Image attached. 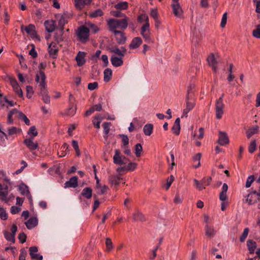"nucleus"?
Instances as JSON below:
<instances>
[{
  "mask_svg": "<svg viewBox=\"0 0 260 260\" xmlns=\"http://www.w3.org/2000/svg\"><path fill=\"white\" fill-rule=\"evenodd\" d=\"M46 75L43 71H40L39 74L36 75V81L39 83L40 94L42 96V100L44 103L49 104L50 101V98L48 95V91L46 89Z\"/></svg>",
  "mask_w": 260,
  "mask_h": 260,
  "instance_id": "nucleus-1",
  "label": "nucleus"
},
{
  "mask_svg": "<svg viewBox=\"0 0 260 260\" xmlns=\"http://www.w3.org/2000/svg\"><path fill=\"white\" fill-rule=\"evenodd\" d=\"M128 18L125 17L121 19H110L108 22L111 31L117 30L116 28L125 29L128 25Z\"/></svg>",
  "mask_w": 260,
  "mask_h": 260,
  "instance_id": "nucleus-2",
  "label": "nucleus"
},
{
  "mask_svg": "<svg viewBox=\"0 0 260 260\" xmlns=\"http://www.w3.org/2000/svg\"><path fill=\"white\" fill-rule=\"evenodd\" d=\"M190 91L188 90L186 96V108L183 110L182 116L187 117V113L191 111L194 107L196 102L194 99L190 95Z\"/></svg>",
  "mask_w": 260,
  "mask_h": 260,
  "instance_id": "nucleus-3",
  "label": "nucleus"
},
{
  "mask_svg": "<svg viewBox=\"0 0 260 260\" xmlns=\"http://www.w3.org/2000/svg\"><path fill=\"white\" fill-rule=\"evenodd\" d=\"M77 35L79 40L82 43H84L88 39L89 29L85 26H81L78 28Z\"/></svg>",
  "mask_w": 260,
  "mask_h": 260,
  "instance_id": "nucleus-4",
  "label": "nucleus"
},
{
  "mask_svg": "<svg viewBox=\"0 0 260 260\" xmlns=\"http://www.w3.org/2000/svg\"><path fill=\"white\" fill-rule=\"evenodd\" d=\"M8 186L6 184H0V200L8 203L10 201L11 197L14 198L12 195L8 196Z\"/></svg>",
  "mask_w": 260,
  "mask_h": 260,
  "instance_id": "nucleus-5",
  "label": "nucleus"
},
{
  "mask_svg": "<svg viewBox=\"0 0 260 260\" xmlns=\"http://www.w3.org/2000/svg\"><path fill=\"white\" fill-rule=\"evenodd\" d=\"M129 159L124 156L121 155L120 151L118 149L115 150V154L113 156V162L118 165H125L128 162Z\"/></svg>",
  "mask_w": 260,
  "mask_h": 260,
  "instance_id": "nucleus-6",
  "label": "nucleus"
},
{
  "mask_svg": "<svg viewBox=\"0 0 260 260\" xmlns=\"http://www.w3.org/2000/svg\"><path fill=\"white\" fill-rule=\"evenodd\" d=\"M225 105L223 101L216 100L215 102V116L217 119L221 118L223 114V109Z\"/></svg>",
  "mask_w": 260,
  "mask_h": 260,
  "instance_id": "nucleus-7",
  "label": "nucleus"
},
{
  "mask_svg": "<svg viewBox=\"0 0 260 260\" xmlns=\"http://www.w3.org/2000/svg\"><path fill=\"white\" fill-rule=\"evenodd\" d=\"M55 18L58 19V27L59 29L63 31L64 25L68 23V13L64 12L63 14L55 15Z\"/></svg>",
  "mask_w": 260,
  "mask_h": 260,
  "instance_id": "nucleus-8",
  "label": "nucleus"
},
{
  "mask_svg": "<svg viewBox=\"0 0 260 260\" xmlns=\"http://www.w3.org/2000/svg\"><path fill=\"white\" fill-rule=\"evenodd\" d=\"M108 50L110 52L117 54L118 56L121 57H123L126 54L127 51L125 47H121L119 49L116 46L109 47Z\"/></svg>",
  "mask_w": 260,
  "mask_h": 260,
  "instance_id": "nucleus-9",
  "label": "nucleus"
},
{
  "mask_svg": "<svg viewBox=\"0 0 260 260\" xmlns=\"http://www.w3.org/2000/svg\"><path fill=\"white\" fill-rule=\"evenodd\" d=\"M115 36L116 40L118 44H124L126 40V37L125 34L119 30H114L112 31Z\"/></svg>",
  "mask_w": 260,
  "mask_h": 260,
  "instance_id": "nucleus-10",
  "label": "nucleus"
},
{
  "mask_svg": "<svg viewBox=\"0 0 260 260\" xmlns=\"http://www.w3.org/2000/svg\"><path fill=\"white\" fill-rule=\"evenodd\" d=\"M48 53L53 59L57 58L58 52V48L54 42H52L48 46Z\"/></svg>",
  "mask_w": 260,
  "mask_h": 260,
  "instance_id": "nucleus-11",
  "label": "nucleus"
},
{
  "mask_svg": "<svg viewBox=\"0 0 260 260\" xmlns=\"http://www.w3.org/2000/svg\"><path fill=\"white\" fill-rule=\"evenodd\" d=\"M34 137H31L29 138L25 139L23 141L24 144L30 151L36 150L38 148V143L34 142Z\"/></svg>",
  "mask_w": 260,
  "mask_h": 260,
  "instance_id": "nucleus-12",
  "label": "nucleus"
},
{
  "mask_svg": "<svg viewBox=\"0 0 260 260\" xmlns=\"http://www.w3.org/2000/svg\"><path fill=\"white\" fill-rule=\"evenodd\" d=\"M29 255L32 259L35 260H42L43 256L40 254L37 253L38 251V249L37 246H32L29 248Z\"/></svg>",
  "mask_w": 260,
  "mask_h": 260,
  "instance_id": "nucleus-13",
  "label": "nucleus"
},
{
  "mask_svg": "<svg viewBox=\"0 0 260 260\" xmlns=\"http://www.w3.org/2000/svg\"><path fill=\"white\" fill-rule=\"evenodd\" d=\"M46 30L48 32H53L56 28V22L52 19L47 20L44 22Z\"/></svg>",
  "mask_w": 260,
  "mask_h": 260,
  "instance_id": "nucleus-14",
  "label": "nucleus"
},
{
  "mask_svg": "<svg viewBox=\"0 0 260 260\" xmlns=\"http://www.w3.org/2000/svg\"><path fill=\"white\" fill-rule=\"evenodd\" d=\"M171 6L175 16L179 18H183V12L180 4L171 5Z\"/></svg>",
  "mask_w": 260,
  "mask_h": 260,
  "instance_id": "nucleus-15",
  "label": "nucleus"
},
{
  "mask_svg": "<svg viewBox=\"0 0 260 260\" xmlns=\"http://www.w3.org/2000/svg\"><path fill=\"white\" fill-rule=\"evenodd\" d=\"M21 30L22 31L24 30L27 34L31 35L33 36H37L36 27L35 25L32 24H29L28 26H26L22 25L21 26Z\"/></svg>",
  "mask_w": 260,
  "mask_h": 260,
  "instance_id": "nucleus-16",
  "label": "nucleus"
},
{
  "mask_svg": "<svg viewBox=\"0 0 260 260\" xmlns=\"http://www.w3.org/2000/svg\"><path fill=\"white\" fill-rule=\"evenodd\" d=\"M207 60L209 65L212 67L213 70L216 72L217 68V64L218 62L217 58L213 54H211L208 56Z\"/></svg>",
  "mask_w": 260,
  "mask_h": 260,
  "instance_id": "nucleus-17",
  "label": "nucleus"
},
{
  "mask_svg": "<svg viewBox=\"0 0 260 260\" xmlns=\"http://www.w3.org/2000/svg\"><path fill=\"white\" fill-rule=\"evenodd\" d=\"M218 142L220 145H224L229 143V138L225 133L219 132Z\"/></svg>",
  "mask_w": 260,
  "mask_h": 260,
  "instance_id": "nucleus-18",
  "label": "nucleus"
},
{
  "mask_svg": "<svg viewBox=\"0 0 260 260\" xmlns=\"http://www.w3.org/2000/svg\"><path fill=\"white\" fill-rule=\"evenodd\" d=\"M85 52L79 51L76 56V60L79 67H81L85 63L86 61L85 59Z\"/></svg>",
  "mask_w": 260,
  "mask_h": 260,
  "instance_id": "nucleus-19",
  "label": "nucleus"
},
{
  "mask_svg": "<svg viewBox=\"0 0 260 260\" xmlns=\"http://www.w3.org/2000/svg\"><path fill=\"white\" fill-rule=\"evenodd\" d=\"M38 224V219L36 217H30L27 221L25 222L26 228L29 229H32L36 227Z\"/></svg>",
  "mask_w": 260,
  "mask_h": 260,
  "instance_id": "nucleus-20",
  "label": "nucleus"
},
{
  "mask_svg": "<svg viewBox=\"0 0 260 260\" xmlns=\"http://www.w3.org/2000/svg\"><path fill=\"white\" fill-rule=\"evenodd\" d=\"M78 186V177L74 176L64 183L65 188H75Z\"/></svg>",
  "mask_w": 260,
  "mask_h": 260,
  "instance_id": "nucleus-21",
  "label": "nucleus"
},
{
  "mask_svg": "<svg viewBox=\"0 0 260 260\" xmlns=\"http://www.w3.org/2000/svg\"><path fill=\"white\" fill-rule=\"evenodd\" d=\"M122 179L119 176L112 175L109 177V182L111 186L116 188L120 183V180Z\"/></svg>",
  "mask_w": 260,
  "mask_h": 260,
  "instance_id": "nucleus-22",
  "label": "nucleus"
},
{
  "mask_svg": "<svg viewBox=\"0 0 260 260\" xmlns=\"http://www.w3.org/2000/svg\"><path fill=\"white\" fill-rule=\"evenodd\" d=\"M142 43V40L140 37H135L134 38L131 44L129 45V47L130 49H134L138 48Z\"/></svg>",
  "mask_w": 260,
  "mask_h": 260,
  "instance_id": "nucleus-23",
  "label": "nucleus"
},
{
  "mask_svg": "<svg viewBox=\"0 0 260 260\" xmlns=\"http://www.w3.org/2000/svg\"><path fill=\"white\" fill-rule=\"evenodd\" d=\"M111 62L114 67H118L121 66L123 63L122 57L112 55L111 58Z\"/></svg>",
  "mask_w": 260,
  "mask_h": 260,
  "instance_id": "nucleus-24",
  "label": "nucleus"
},
{
  "mask_svg": "<svg viewBox=\"0 0 260 260\" xmlns=\"http://www.w3.org/2000/svg\"><path fill=\"white\" fill-rule=\"evenodd\" d=\"M228 190V185L226 183H223L222 191L219 194V199L222 201H225L227 199L226 192Z\"/></svg>",
  "mask_w": 260,
  "mask_h": 260,
  "instance_id": "nucleus-25",
  "label": "nucleus"
},
{
  "mask_svg": "<svg viewBox=\"0 0 260 260\" xmlns=\"http://www.w3.org/2000/svg\"><path fill=\"white\" fill-rule=\"evenodd\" d=\"M92 190L90 187H85L83 190L81 195L87 199H90L92 197Z\"/></svg>",
  "mask_w": 260,
  "mask_h": 260,
  "instance_id": "nucleus-26",
  "label": "nucleus"
},
{
  "mask_svg": "<svg viewBox=\"0 0 260 260\" xmlns=\"http://www.w3.org/2000/svg\"><path fill=\"white\" fill-rule=\"evenodd\" d=\"M259 127L257 125L253 126L246 131V135L248 139H249L252 136L256 134L258 132Z\"/></svg>",
  "mask_w": 260,
  "mask_h": 260,
  "instance_id": "nucleus-27",
  "label": "nucleus"
},
{
  "mask_svg": "<svg viewBox=\"0 0 260 260\" xmlns=\"http://www.w3.org/2000/svg\"><path fill=\"white\" fill-rule=\"evenodd\" d=\"M247 246L249 251V253L252 254L256 247V244L253 240H248L247 241Z\"/></svg>",
  "mask_w": 260,
  "mask_h": 260,
  "instance_id": "nucleus-28",
  "label": "nucleus"
},
{
  "mask_svg": "<svg viewBox=\"0 0 260 260\" xmlns=\"http://www.w3.org/2000/svg\"><path fill=\"white\" fill-rule=\"evenodd\" d=\"M133 219L135 221H144L145 220V218L141 212L137 211L133 213Z\"/></svg>",
  "mask_w": 260,
  "mask_h": 260,
  "instance_id": "nucleus-29",
  "label": "nucleus"
},
{
  "mask_svg": "<svg viewBox=\"0 0 260 260\" xmlns=\"http://www.w3.org/2000/svg\"><path fill=\"white\" fill-rule=\"evenodd\" d=\"M112 72L111 69L107 68L104 72V80L105 82H109L112 77Z\"/></svg>",
  "mask_w": 260,
  "mask_h": 260,
  "instance_id": "nucleus-30",
  "label": "nucleus"
},
{
  "mask_svg": "<svg viewBox=\"0 0 260 260\" xmlns=\"http://www.w3.org/2000/svg\"><path fill=\"white\" fill-rule=\"evenodd\" d=\"M153 125L152 124H146L143 127V132L146 136H150L152 133Z\"/></svg>",
  "mask_w": 260,
  "mask_h": 260,
  "instance_id": "nucleus-31",
  "label": "nucleus"
},
{
  "mask_svg": "<svg viewBox=\"0 0 260 260\" xmlns=\"http://www.w3.org/2000/svg\"><path fill=\"white\" fill-rule=\"evenodd\" d=\"M215 234V231L213 228L210 226L208 224L205 226V235L209 237H212Z\"/></svg>",
  "mask_w": 260,
  "mask_h": 260,
  "instance_id": "nucleus-32",
  "label": "nucleus"
},
{
  "mask_svg": "<svg viewBox=\"0 0 260 260\" xmlns=\"http://www.w3.org/2000/svg\"><path fill=\"white\" fill-rule=\"evenodd\" d=\"M7 132L8 136H12L20 133L21 132V129L15 126H11L7 129Z\"/></svg>",
  "mask_w": 260,
  "mask_h": 260,
  "instance_id": "nucleus-33",
  "label": "nucleus"
},
{
  "mask_svg": "<svg viewBox=\"0 0 260 260\" xmlns=\"http://www.w3.org/2000/svg\"><path fill=\"white\" fill-rule=\"evenodd\" d=\"M69 147V145L67 143H64L62 145V146L60 148V151L58 153L59 156L60 157H63L67 154V152L69 151L68 149Z\"/></svg>",
  "mask_w": 260,
  "mask_h": 260,
  "instance_id": "nucleus-34",
  "label": "nucleus"
},
{
  "mask_svg": "<svg viewBox=\"0 0 260 260\" xmlns=\"http://www.w3.org/2000/svg\"><path fill=\"white\" fill-rule=\"evenodd\" d=\"M114 8L117 10H126L128 8V3L126 2H120L114 6Z\"/></svg>",
  "mask_w": 260,
  "mask_h": 260,
  "instance_id": "nucleus-35",
  "label": "nucleus"
},
{
  "mask_svg": "<svg viewBox=\"0 0 260 260\" xmlns=\"http://www.w3.org/2000/svg\"><path fill=\"white\" fill-rule=\"evenodd\" d=\"M4 237L6 239V240L8 241L11 242L13 243H14L15 242V237L13 236L11 233H9L7 231H4L3 232Z\"/></svg>",
  "mask_w": 260,
  "mask_h": 260,
  "instance_id": "nucleus-36",
  "label": "nucleus"
},
{
  "mask_svg": "<svg viewBox=\"0 0 260 260\" xmlns=\"http://www.w3.org/2000/svg\"><path fill=\"white\" fill-rule=\"evenodd\" d=\"M19 190L21 194L25 196L29 192L28 187L24 183H21L19 186Z\"/></svg>",
  "mask_w": 260,
  "mask_h": 260,
  "instance_id": "nucleus-37",
  "label": "nucleus"
},
{
  "mask_svg": "<svg viewBox=\"0 0 260 260\" xmlns=\"http://www.w3.org/2000/svg\"><path fill=\"white\" fill-rule=\"evenodd\" d=\"M111 122H104L102 126L103 127V128L104 129V133L105 134V136H104V138L105 139H107L108 138V134H109L110 132V126H111Z\"/></svg>",
  "mask_w": 260,
  "mask_h": 260,
  "instance_id": "nucleus-38",
  "label": "nucleus"
},
{
  "mask_svg": "<svg viewBox=\"0 0 260 260\" xmlns=\"http://www.w3.org/2000/svg\"><path fill=\"white\" fill-rule=\"evenodd\" d=\"M103 15L102 10L100 9H96L94 11L90 13L89 14V17L91 18H96L98 17L102 16Z\"/></svg>",
  "mask_w": 260,
  "mask_h": 260,
  "instance_id": "nucleus-39",
  "label": "nucleus"
},
{
  "mask_svg": "<svg viewBox=\"0 0 260 260\" xmlns=\"http://www.w3.org/2000/svg\"><path fill=\"white\" fill-rule=\"evenodd\" d=\"M17 118L20 119H21L24 121L25 123L27 125H29L30 124V121L28 118L26 117V116L23 114L22 112L19 113V115H17Z\"/></svg>",
  "mask_w": 260,
  "mask_h": 260,
  "instance_id": "nucleus-40",
  "label": "nucleus"
},
{
  "mask_svg": "<svg viewBox=\"0 0 260 260\" xmlns=\"http://www.w3.org/2000/svg\"><path fill=\"white\" fill-rule=\"evenodd\" d=\"M8 215L5 208L0 207V218L2 220H6L8 219Z\"/></svg>",
  "mask_w": 260,
  "mask_h": 260,
  "instance_id": "nucleus-41",
  "label": "nucleus"
},
{
  "mask_svg": "<svg viewBox=\"0 0 260 260\" xmlns=\"http://www.w3.org/2000/svg\"><path fill=\"white\" fill-rule=\"evenodd\" d=\"M143 150L141 144L138 143L135 145V154L137 157H140Z\"/></svg>",
  "mask_w": 260,
  "mask_h": 260,
  "instance_id": "nucleus-42",
  "label": "nucleus"
},
{
  "mask_svg": "<svg viewBox=\"0 0 260 260\" xmlns=\"http://www.w3.org/2000/svg\"><path fill=\"white\" fill-rule=\"evenodd\" d=\"M256 148V141L255 140H253L251 141L250 142L249 147H248V151L250 153H253Z\"/></svg>",
  "mask_w": 260,
  "mask_h": 260,
  "instance_id": "nucleus-43",
  "label": "nucleus"
},
{
  "mask_svg": "<svg viewBox=\"0 0 260 260\" xmlns=\"http://www.w3.org/2000/svg\"><path fill=\"white\" fill-rule=\"evenodd\" d=\"M76 111V106L71 105L70 108L67 110L66 114L68 116H73Z\"/></svg>",
  "mask_w": 260,
  "mask_h": 260,
  "instance_id": "nucleus-44",
  "label": "nucleus"
},
{
  "mask_svg": "<svg viewBox=\"0 0 260 260\" xmlns=\"http://www.w3.org/2000/svg\"><path fill=\"white\" fill-rule=\"evenodd\" d=\"M63 31H61L60 30V31L59 33L56 32L54 35V38L56 40V41L59 43V42L63 41Z\"/></svg>",
  "mask_w": 260,
  "mask_h": 260,
  "instance_id": "nucleus-45",
  "label": "nucleus"
},
{
  "mask_svg": "<svg viewBox=\"0 0 260 260\" xmlns=\"http://www.w3.org/2000/svg\"><path fill=\"white\" fill-rule=\"evenodd\" d=\"M92 0H80V2H77L76 6L81 8L83 7L84 5H89Z\"/></svg>",
  "mask_w": 260,
  "mask_h": 260,
  "instance_id": "nucleus-46",
  "label": "nucleus"
},
{
  "mask_svg": "<svg viewBox=\"0 0 260 260\" xmlns=\"http://www.w3.org/2000/svg\"><path fill=\"white\" fill-rule=\"evenodd\" d=\"M5 139H8V136L2 130V124L0 123V141H5Z\"/></svg>",
  "mask_w": 260,
  "mask_h": 260,
  "instance_id": "nucleus-47",
  "label": "nucleus"
},
{
  "mask_svg": "<svg viewBox=\"0 0 260 260\" xmlns=\"http://www.w3.org/2000/svg\"><path fill=\"white\" fill-rule=\"evenodd\" d=\"M211 180L212 178L211 177H205L201 180L204 188H205L206 186L210 185Z\"/></svg>",
  "mask_w": 260,
  "mask_h": 260,
  "instance_id": "nucleus-48",
  "label": "nucleus"
},
{
  "mask_svg": "<svg viewBox=\"0 0 260 260\" xmlns=\"http://www.w3.org/2000/svg\"><path fill=\"white\" fill-rule=\"evenodd\" d=\"M141 35L145 39V41L148 43L152 42L151 39L150 38V32L149 31H145L143 32H141Z\"/></svg>",
  "mask_w": 260,
  "mask_h": 260,
  "instance_id": "nucleus-49",
  "label": "nucleus"
},
{
  "mask_svg": "<svg viewBox=\"0 0 260 260\" xmlns=\"http://www.w3.org/2000/svg\"><path fill=\"white\" fill-rule=\"evenodd\" d=\"M255 177L254 175L249 176L247 179L245 186L246 188H249L250 187L252 182L254 181Z\"/></svg>",
  "mask_w": 260,
  "mask_h": 260,
  "instance_id": "nucleus-50",
  "label": "nucleus"
},
{
  "mask_svg": "<svg viewBox=\"0 0 260 260\" xmlns=\"http://www.w3.org/2000/svg\"><path fill=\"white\" fill-rule=\"evenodd\" d=\"M138 21L139 22H142L143 21H145V22H149L148 16L145 14H141L139 16Z\"/></svg>",
  "mask_w": 260,
  "mask_h": 260,
  "instance_id": "nucleus-51",
  "label": "nucleus"
},
{
  "mask_svg": "<svg viewBox=\"0 0 260 260\" xmlns=\"http://www.w3.org/2000/svg\"><path fill=\"white\" fill-rule=\"evenodd\" d=\"M119 136L122 138L123 147L127 146L129 143V140L127 136L123 134H120Z\"/></svg>",
  "mask_w": 260,
  "mask_h": 260,
  "instance_id": "nucleus-52",
  "label": "nucleus"
},
{
  "mask_svg": "<svg viewBox=\"0 0 260 260\" xmlns=\"http://www.w3.org/2000/svg\"><path fill=\"white\" fill-rule=\"evenodd\" d=\"M106 249L108 251H110L113 247L112 242L109 238H106Z\"/></svg>",
  "mask_w": 260,
  "mask_h": 260,
  "instance_id": "nucleus-53",
  "label": "nucleus"
},
{
  "mask_svg": "<svg viewBox=\"0 0 260 260\" xmlns=\"http://www.w3.org/2000/svg\"><path fill=\"white\" fill-rule=\"evenodd\" d=\"M248 232H249L248 228H245L244 230L242 236L240 238V241L241 242H243L245 241V240L246 239V238H247V237L248 236Z\"/></svg>",
  "mask_w": 260,
  "mask_h": 260,
  "instance_id": "nucleus-54",
  "label": "nucleus"
},
{
  "mask_svg": "<svg viewBox=\"0 0 260 260\" xmlns=\"http://www.w3.org/2000/svg\"><path fill=\"white\" fill-rule=\"evenodd\" d=\"M26 89V92H27L26 96L28 99L31 98L34 93V90H33L32 87L30 86H27Z\"/></svg>",
  "mask_w": 260,
  "mask_h": 260,
  "instance_id": "nucleus-55",
  "label": "nucleus"
},
{
  "mask_svg": "<svg viewBox=\"0 0 260 260\" xmlns=\"http://www.w3.org/2000/svg\"><path fill=\"white\" fill-rule=\"evenodd\" d=\"M253 36L256 38H260V25L256 26V28L253 30Z\"/></svg>",
  "mask_w": 260,
  "mask_h": 260,
  "instance_id": "nucleus-56",
  "label": "nucleus"
},
{
  "mask_svg": "<svg viewBox=\"0 0 260 260\" xmlns=\"http://www.w3.org/2000/svg\"><path fill=\"white\" fill-rule=\"evenodd\" d=\"M201 153H198L197 154H196L193 157V159L194 161H198V163L197 164V166H194V168H198L200 165H201V164H200V159H201Z\"/></svg>",
  "mask_w": 260,
  "mask_h": 260,
  "instance_id": "nucleus-57",
  "label": "nucleus"
},
{
  "mask_svg": "<svg viewBox=\"0 0 260 260\" xmlns=\"http://www.w3.org/2000/svg\"><path fill=\"white\" fill-rule=\"evenodd\" d=\"M137 164L135 162H130L126 166L127 171H134L137 167Z\"/></svg>",
  "mask_w": 260,
  "mask_h": 260,
  "instance_id": "nucleus-58",
  "label": "nucleus"
},
{
  "mask_svg": "<svg viewBox=\"0 0 260 260\" xmlns=\"http://www.w3.org/2000/svg\"><path fill=\"white\" fill-rule=\"evenodd\" d=\"M27 254V251L24 249H21L19 256V260H25Z\"/></svg>",
  "mask_w": 260,
  "mask_h": 260,
  "instance_id": "nucleus-59",
  "label": "nucleus"
},
{
  "mask_svg": "<svg viewBox=\"0 0 260 260\" xmlns=\"http://www.w3.org/2000/svg\"><path fill=\"white\" fill-rule=\"evenodd\" d=\"M28 134L32 135L34 137L38 135V132L35 126H32L29 128V131L28 132Z\"/></svg>",
  "mask_w": 260,
  "mask_h": 260,
  "instance_id": "nucleus-60",
  "label": "nucleus"
},
{
  "mask_svg": "<svg viewBox=\"0 0 260 260\" xmlns=\"http://www.w3.org/2000/svg\"><path fill=\"white\" fill-rule=\"evenodd\" d=\"M172 132L176 135H178L180 133V125L174 124L172 127Z\"/></svg>",
  "mask_w": 260,
  "mask_h": 260,
  "instance_id": "nucleus-61",
  "label": "nucleus"
},
{
  "mask_svg": "<svg viewBox=\"0 0 260 260\" xmlns=\"http://www.w3.org/2000/svg\"><path fill=\"white\" fill-rule=\"evenodd\" d=\"M111 14L116 17H125L124 14L121 13L120 11H113L111 12Z\"/></svg>",
  "mask_w": 260,
  "mask_h": 260,
  "instance_id": "nucleus-62",
  "label": "nucleus"
},
{
  "mask_svg": "<svg viewBox=\"0 0 260 260\" xmlns=\"http://www.w3.org/2000/svg\"><path fill=\"white\" fill-rule=\"evenodd\" d=\"M227 21V13H224L222 17L220 26L222 28L224 27Z\"/></svg>",
  "mask_w": 260,
  "mask_h": 260,
  "instance_id": "nucleus-63",
  "label": "nucleus"
},
{
  "mask_svg": "<svg viewBox=\"0 0 260 260\" xmlns=\"http://www.w3.org/2000/svg\"><path fill=\"white\" fill-rule=\"evenodd\" d=\"M18 239L21 243H24L26 241V235L24 233H21L19 234Z\"/></svg>",
  "mask_w": 260,
  "mask_h": 260,
  "instance_id": "nucleus-64",
  "label": "nucleus"
}]
</instances>
